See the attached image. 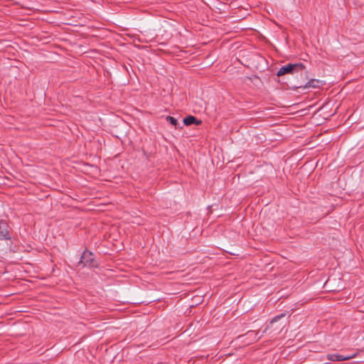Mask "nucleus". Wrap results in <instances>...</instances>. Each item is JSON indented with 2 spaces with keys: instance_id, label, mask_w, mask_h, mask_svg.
I'll return each mask as SVG.
<instances>
[{
  "instance_id": "nucleus-5",
  "label": "nucleus",
  "mask_w": 364,
  "mask_h": 364,
  "mask_svg": "<svg viewBox=\"0 0 364 364\" xmlns=\"http://www.w3.org/2000/svg\"><path fill=\"white\" fill-rule=\"evenodd\" d=\"M323 83L322 82V81L319 80H316V79H311L310 80H309L305 85H300L299 87H304V88H309V87H312V88H316V87H319L321 85H323Z\"/></svg>"
},
{
  "instance_id": "nucleus-3",
  "label": "nucleus",
  "mask_w": 364,
  "mask_h": 364,
  "mask_svg": "<svg viewBox=\"0 0 364 364\" xmlns=\"http://www.w3.org/2000/svg\"><path fill=\"white\" fill-rule=\"evenodd\" d=\"M11 236L8 230V225L3 220H0V240H11Z\"/></svg>"
},
{
  "instance_id": "nucleus-8",
  "label": "nucleus",
  "mask_w": 364,
  "mask_h": 364,
  "mask_svg": "<svg viewBox=\"0 0 364 364\" xmlns=\"http://www.w3.org/2000/svg\"><path fill=\"white\" fill-rule=\"evenodd\" d=\"M166 119L167 122H168L170 124L175 126L176 127L178 125V120L173 117L167 116Z\"/></svg>"
},
{
  "instance_id": "nucleus-7",
  "label": "nucleus",
  "mask_w": 364,
  "mask_h": 364,
  "mask_svg": "<svg viewBox=\"0 0 364 364\" xmlns=\"http://www.w3.org/2000/svg\"><path fill=\"white\" fill-rule=\"evenodd\" d=\"M286 316V314L285 313H282L278 316H274L270 321L269 324L265 328L264 331V333L267 332V330L270 328H272L273 327V325L277 322L279 319H281L282 318Z\"/></svg>"
},
{
  "instance_id": "nucleus-2",
  "label": "nucleus",
  "mask_w": 364,
  "mask_h": 364,
  "mask_svg": "<svg viewBox=\"0 0 364 364\" xmlns=\"http://www.w3.org/2000/svg\"><path fill=\"white\" fill-rule=\"evenodd\" d=\"M79 266L96 267L97 264L94 255L91 252L84 251L78 263Z\"/></svg>"
},
{
  "instance_id": "nucleus-1",
  "label": "nucleus",
  "mask_w": 364,
  "mask_h": 364,
  "mask_svg": "<svg viewBox=\"0 0 364 364\" xmlns=\"http://www.w3.org/2000/svg\"><path fill=\"white\" fill-rule=\"evenodd\" d=\"M305 68V66L303 63H295L291 64L289 63L286 65H284L279 68V70L277 73V75L278 77L286 75V74H294L299 71H301Z\"/></svg>"
},
{
  "instance_id": "nucleus-6",
  "label": "nucleus",
  "mask_w": 364,
  "mask_h": 364,
  "mask_svg": "<svg viewBox=\"0 0 364 364\" xmlns=\"http://www.w3.org/2000/svg\"><path fill=\"white\" fill-rule=\"evenodd\" d=\"M183 124L186 126H189L193 124L199 125L201 124V121L198 120L195 117L190 115L183 119Z\"/></svg>"
},
{
  "instance_id": "nucleus-4",
  "label": "nucleus",
  "mask_w": 364,
  "mask_h": 364,
  "mask_svg": "<svg viewBox=\"0 0 364 364\" xmlns=\"http://www.w3.org/2000/svg\"><path fill=\"white\" fill-rule=\"evenodd\" d=\"M356 353H353L350 355H341L338 353H332V354H328V359L333 361H342V360H346L350 358H353L355 357Z\"/></svg>"
},
{
  "instance_id": "nucleus-9",
  "label": "nucleus",
  "mask_w": 364,
  "mask_h": 364,
  "mask_svg": "<svg viewBox=\"0 0 364 364\" xmlns=\"http://www.w3.org/2000/svg\"><path fill=\"white\" fill-rule=\"evenodd\" d=\"M283 327H284V326L279 325V326L278 327V329L279 328L282 329Z\"/></svg>"
},
{
  "instance_id": "nucleus-10",
  "label": "nucleus",
  "mask_w": 364,
  "mask_h": 364,
  "mask_svg": "<svg viewBox=\"0 0 364 364\" xmlns=\"http://www.w3.org/2000/svg\"><path fill=\"white\" fill-rule=\"evenodd\" d=\"M254 332L253 331H249L248 333L250 334V333H253Z\"/></svg>"
}]
</instances>
